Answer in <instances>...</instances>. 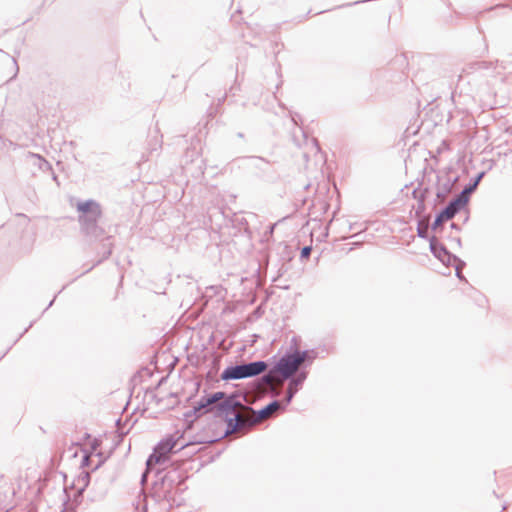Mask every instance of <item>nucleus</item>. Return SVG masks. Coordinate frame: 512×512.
Wrapping results in <instances>:
<instances>
[{
	"label": "nucleus",
	"instance_id": "6e6552de",
	"mask_svg": "<svg viewBox=\"0 0 512 512\" xmlns=\"http://www.w3.org/2000/svg\"><path fill=\"white\" fill-rule=\"evenodd\" d=\"M463 199L454 198L448 205L436 216L431 228L437 230L445 221L452 219L464 206L465 197Z\"/></svg>",
	"mask_w": 512,
	"mask_h": 512
},
{
	"label": "nucleus",
	"instance_id": "dca6fc26",
	"mask_svg": "<svg viewBox=\"0 0 512 512\" xmlns=\"http://www.w3.org/2000/svg\"><path fill=\"white\" fill-rule=\"evenodd\" d=\"M440 261L444 264V265H453L455 266V264H457L459 261H461L460 258H458L457 256L451 254L449 251H447V255H445L442 259H440Z\"/></svg>",
	"mask_w": 512,
	"mask_h": 512
},
{
	"label": "nucleus",
	"instance_id": "423d86ee",
	"mask_svg": "<svg viewBox=\"0 0 512 512\" xmlns=\"http://www.w3.org/2000/svg\"><path fill=\"white\" fill-rule=\"evenodd\" d=\"M185 165L183 170L186 174H190L195 179L204 175L205 161L200 155L199 149L193 147L192 150L188 149L185 153Z\"/></svg>",
	"mask_w": 512,
	"mask_h": 512
},
{
	"label": "nucleus",
	"instance_id": "c756f323",
	"mask_svg": "<svg viewBox=\"0 0 512 512\" xmlns=\"http://www.w3.org/2000/svg\"><path fill=\"white\" fill-rule=\"evenodd\" d=\"M110 254H111V249L109 248L107 255H110Z\"/></svg>",
	"mask_w": 512,
	"mask_h": 512
},
{
	"label": "nucleus",
	"instance_id": "f3484780",
	"mask_svg": "<svg viewBox=\"0 0 512 512\" xmlns=\"http://www.w3.org/2000/svg\"><path fill=\"white\" fill-rule=\"evenodd\" d=\"M428 229H429L428 223L420 221L417 226V235L420 238H427L428 237Z\"/></svg>",
	"mask_w": 512,
	"mask_h": 512
},
{
	"label": "nucleus",
	"instance_id": "7ed1b4c3",
	"mask_svg": "<svg viewBox=\"0 0 512 512\" xmlns=\"http://www.w3.org/2000/svg\"><path fill=\"white\" fill-rule=\"evenodd\" d=\"M267 367V363L262 360L231 365L223 370L221 379L229 381L255 377L265 372Z\"/></svg>",
	"mask_w": 512,
	"mask_h": 512
},
{
	"label": "nucleus",
	"instance_id": "f257e3e1",
	"mask_svg": "<svg viewBox=\"0 0 512 512\" xmlns=\"http://www.w3.org/2000/svg\"><path fill=\"white\" fill-rule=\"evenodd\" d=\"M241 402L236 395L227 396L224 392H215L201 397L197 404L193 407L194 414H203L213 412L217 417H223L227 423L225 434H232L240 429L249 428L256 424L259 420L272 415L276 411L284 410L286 404L274 400L257 412L254 419H243L235 412L237 407H241Z\"/></svg>",
	"mask_w": 512,
	"mask_h": 512
},
{
	"label": "nucleus",
	"instance_id": "2eb2a0df",
	"mask_svg": "<svg viewBox=\"0 0 512 512\" xmlns=\"http://www.w3.org/2000/svg\"><path fill=\"white\" fill-rule=\"evenodd\" d=\"M29 157L32 158L34 161V165H37L40 170L47 171L51 169V166L47 160H45L42 156L39 154L30 153Z\"/></svg>",
	"mask_w": 512,
	"mask_h": 512
},
{
	"label": "nucleus",
	"instance_id": "0eeeda50",
	"mask_svg": "<svg viewBox=\"0 0 512 512\" xmlns=\"http://www.w3.org/2000/svg\"><path fill=\"white\" fill-rule=\"evenodd\" d=\"M301 366L298 358L292 350L286 352L276 363L275 370L278 371V375L283 379L287 380L291 377H295Z\"/></svg>",
	"mask_w": 512,
	"mask_h": 512
},
{
	"label": "nucleus",
	"instance_id": "412c9836",
	"mask_svg": "<svg viewBox=\"0 0 512 512\" xmlns=\"http://www.w3.org/2000/svg\"><path fill=\"white\" fill-rule=\"evenodd\" d=\"M311 250H312V248L310 246L303 247L302 250H301L300 257L302 259L308 258L310 256Z\"/></svg>",
	"mask_w": 512,
	"mask_h": 512
},
{
	"label": "nucleus",
	"instance_id": "c85d7f7f",
	"mask_svg": "<svg viewBox=\"0 0 512 512\" xmlns=\"http://www.w3.org/2000/svg\"><path fill=\"white\" fill-rule=\"evenodd\" d=\"M53 302H54V299L51 302H49L48 307L52 306Z\"/></svg>",
	"mask_w": 512,
	"mask_h": 512
},
{
	"label": "nucleus",
	"instance_id": "ddd939ff",
	"mask_svg": "<svg viewBox=\"0 0 512 512\" xmlns=\"http://www.w3.org/2000/svg\"><path fill=\"white\" fill-rule=\"evenodd\" d=\"M292 351L294 352V354L296 355L301 364H303L304 362L312 363L317 357V353L314 350L301 351L298 348H295Z\"/></svg>",
	"mask_w": 512,
	"mask_h": 512
},
{
	"label": "nucleus",
	"instance_id": "4468645a",
	"mask_svg": "<svg viewBox=\"0 0 512 512\" xmlns=\"http://www.w3.org/2000/svg\"><path fill=\"white\" fill-rule=\"evenodd\" d=\"M276 375H278V371L275 370V366H274L272 369H270L266 374H264L260 378L261 384H263L267 387H271L276 380Z\"/></svg>",
	"mask_w": 512,
	"mask_h": 512
},
{
	"label": "nucleus",
	"instance_id": "aec40b11",
	"mask_svg": "<svg viewBox=\"0 0 512 512\" xmlns=\"http://www.w3.org/2000/svg\"><path fill=\"white\" fill-rule=\"evenodd\" d=\"M505 51L509 57L512 58V36L507 39L505 44Z\"/></svg>",
	"mask_w": 512,
	"mask_h": 512
},
{
	"label": "nucleus",
	"instance_id": "4be33fe9",
	"mask_svg": "<svg viewBox=\"0 0 512 512\" xmlns=\"http://www.w3.org/2000/svg\"><path fill=\"white\" fill-rule=\"evenodd\" d=\"M291 120L293 121V123L295 125H299L301 119H300V115L295 113V114H291Z\"/></svg>",
	"mask_w": 512,
	"mask_h": 512
},
{
	"label": "nucleus",
	"instance_id": "20e7f679",
	"mask_svg": "<svg viewBox=\"0 0 512 512\" xmlns=\"http://www.w3.org/2000/svg\"><path fill=\"white\" fill-rule=\"evenodd\" d=\"M184 481L183 475L177 469L168 470L157 484V493L167 501L172 500L173 489L181 485Z\"/></svg>",
	"mask_w": 512,
	"mask_h": 512
},
{
	"label": "nucleus",
	"instance_id": "1a4fd4ad",
	"mask_svg": "<svg viewBox=\"0 0 512 512\" xmlns=\"http://www.w3.org/2000/svg\"><path fill=\"white\" fill-rule=\"evenodd\" d=\"M307 376H308V371L302 370V371L298 372L295 377H291L290 379H288L289 384H288L286 396L284 399V403L286 405H288L292 401L294 395L298 391V388L300 386H302L304 381L307 379Z\"/></svg>",
	"mask_w": 512,
	"mask_h": 512
},
{
	"label": "nucleus",
	"instance_id": "f03ea898",
	"mask_svg": "<svg viewBox=\"0 0 512 512\" xmlns=\"http://www.w3.org/2000/svg\"><path fill=\"white\" fill-rule=\"evenodd\" d=\"M77 210L80 212L79 223L82 231L91 237H99L103 230L98 226V220L101 217V207L94 200L80 201L77 203Z\"/></svg>",
	"mask_w": 512,
	"mask_h": 512
},
{
	"label": "nucleus",
	"instance_id": "f8f14e48",
	"mask_svg": "<svg viewBox=\"0 0 512 512\" xmlns=\"http://www.w3.org/2000/svg\"><path fill=\"white\" fill-rule=\"evenodd\" d=\"M430 250L433 255L439 260L442 259L445 255H447V248L440 243L435 237L430 239Z\"/></svg>",
	"mask_w": 512,
	"mask_h": 512
},
{
	"label": "nucleus",
	"instance_id": "a211bd4d",
	"mask_svg": "<svg viewBox=\"0 0 512 512\" xmlns=\"http://www.w3.org/2000/svg\"><path fill=\"white\" fill-rule=\"evenodd\" d=\"M250 160L253 162L252 165L256 168L265 169L269 165V162L261 157H250Z\"/></svg>",
	"mask_w": 512,
	"mask_h": 512
},
{
	"label": "nucleus",
	"instance_id": "9d476101",
	"mask_svg": "<svg viewBox=\"0 0 512 512\" xmlns=\"http://www.w3.org/2000/svg\"><path fill=\"white\" fill-rule=\"evenodd\" d=\"M90 483V473L82 471L73 482L77 495L81 496Z\"/></svg>",
	"mask_w": 512,
	"mask_h": 512
},
{
	"label": "nucleus",
	"instance_id": "cd10ccee",
	"mask_svg": "<svg viewBox=\"0 0 512 512\" xmlns=\"http://www.w3.org/2000/svg\"><path fill=\"white\" fill-rule=\"evenodd\" d=\"M186 445H187V443H183V444H181V445H180V447H179V449L184 448Z\"/></svg>",
	"mask_w": 512,
	"mask_h": 512
},
{
	"label": "nucleus",
	"instance_id": "39448f33",
	"mask_svg": "<svg viewBox=\"0 0 512 512\" xmlns=\"http://www.w3.org/2000/svg\"><path fill=\"white\" fill-rule=\"evenodd\" d=\"M177 442L178 439L172 437L160 441L146 461L147 470H151L156 464H164L168 459V455L176 448Z\"/></svg>",
	"mask_w": 512,
	"mask_h": 512
},
{
	"label": "nucleus",
	"instance_id": "393cba45",
	"mask_svg": "<svg viewBox=\"0 0 512 512\" xmlns=\"http://www.w3.org/2000/svg\"><path fill=\"white\" fill-rule=\"evenodd\" d=\"M13 62H14V65H15V68H16V71H15V74H14V77L17 75L18 71H19V67L17 65V62L15 59H13Z\"/></svg>",
	"mask_w": 512,
	"mask_h": 512
},
{
	"label": "nucleus",
	"instance_id": "9b49d317",
	"mask_svg": "<svg viewBox=\"0 0 512 512\" xmlns=\"http://www.w3.org/2000/svg\"><path fill=\"white\" fill-rule=\"evenodd\" d=\"M484 176V172H481L479 173L476 178L474 179V181L472 183H470L468 186H466L462 192H460L458 195H457V199H463L462 196L465 197V204L468 202L469 200V194L472 193L478 186L479 182L481 181V179L483 178Z\"/></svg>",
	"mask_w": 512,
	"mask_h": 512
},
{
	"label": "nucleus",
	"instance_id": "a878e982",
	"mask_svg": "<svg viewBox=\"0 0 512 512\" xmlns=\"http://www.w3.org/2000/svg\"><path fill=\"white\" fill-rule=\"evenodd\" d=\"M312 145L318 150L317 142L315 139L311 140Z\"/></svg>",
	"mask_w": 512,
	"mask_h": 512
},
{
	"label": "nucleus",
	"instance_id": "b1692460",
	"mask_svg": "<svg viewBox=\"0 0 512 512\" xmlns=\"http://www.w3.org/2000/svg\"><path fill=\"white\" fill-rule=\"evenodd\" d=\"M293 141L297 146H301V141L296 137V134H293Z\"/></svg>",
	"mask_w": 512,
	"mask_h": 512
},
{
	"label": "nucleus",
	"instance_id": "bb28decb",
	"mask_svg": "<svg viewBox=\"0 0 512 512\" xmlns=\"http://www.w3.org/2000/svg\"><path fill=\"white\" fill-rule=\"evenodd\" d=\"M300 132L302 133V137L304 138V140L307 142V139H306V135H305V133H304V132H302L301 130H300Z\"/></svg>",
	"mask_w": 512,
	"mask_h": 512
},
{
	"label": "nucleus",
	"instance_id": "6ab92c4d",
	"mask_svg": "<svg viewBox=\"0 0 512 512\" xmlns=\"http://www.w3.org/2000/svg\"><path fill=\"white\" fill-rule=\"evenodd\" d=\"M465 266V262L464 261H459L457 264H455V270H456V276L460 279V280H463L464 277L462 275V269L464 268Z\"/></svg>",
	"mask_w": 512,
	"mask_h": 512
},
{
	"label": "nucleus",
	"instance_id": "5701e85b",
	"mask_svg": "<svg viewBox=\"0 0 512 512\" xmlns=\"http://www.w3.org/2000/svg\"><path fill=\"white\" fill-rule=\"evenodd\" d=\"M88 464H89V455L85 454L81 461V466L84 467V466H87Z\"/></svg>",
	"mask_w": 512,
	"mask_h": 512
}]
</instances>
